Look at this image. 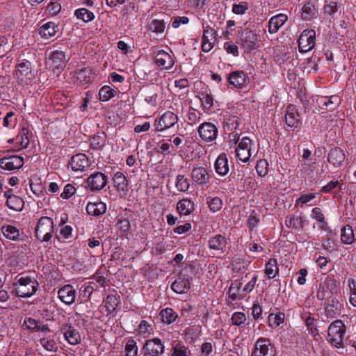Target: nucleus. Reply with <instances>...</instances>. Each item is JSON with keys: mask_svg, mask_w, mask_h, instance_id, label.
I'll use <instances>...</instances> for the list:
<instances>
[{"mask_svg": "<svg viewBox=\"0 0 356 356\" xmlns=\"http://www.w3.org/2000/svg\"><path fill=\"white\" fill-rule=\"evenodd\" d=\"M338 97L332 95L330 97H322L318 99V103L320 106H324L328 110H332L334 108L333 105L337 104Z\"/></svg>", "mask_w": 356, "mask_h": 356, "instance_id": "nucleus-46", "label": "nucleus"}, {"mask_svg": "<svg viewBox=\"0 0 356 356\" xmlns=\"http://www.w3.org/2000/svg\"><path fill=\"white\" fill-rule=\"evenodd\" d=\"M200 99L204 109H209L213 105V97L210 94L207 93V91L200 94Z\"/></svg>", "mask_w": 356, "mask_h": 356, "instance_id": "nucleus-57", "label": "nucleus"}, {"mask_svg": "<svg viewBox=\"0 0 356 356\" xmlns=\"http://www.w3.org/2000/svg\"><path fill=\"white\" fill-rule=\"evenodd\" d=\"M13 286L16 295L22 298L33 296L39 288L36 279L25 274L19 275Z\"/></svg>", "mask_w": 356, "mask_h": 356, "instance_id": "nucleus-1", "label": "nucleus"}, {"mask_svg": "<svg viewBox=\"0 0 356 356\" xmlns=\"http://www.w3.org/2000/svg\"><path fill=\"white\" fill-rule=\"evenodd\" d=\"M76 188L74 185L71 184H67L65 186L62 193L60 194V197L65 200L69 199L76 193Z\"/></svg>", "mask_w": 356, "mask_h": 356, "instance_id": "nucleus-63", "label": "nucleus"}, {"mask_svg": "<svg viewBox=\"0 0 356 356\" xmlns=\"http://www.w3.org/2000/svg\"><path fill=\"white\" fill-rule=\"evenodd\" d=\"M24 326L29 330L47 333L49 332L47 325H42L39 321L32 318H26L24 321Z\"/></svg>", "mask_w": 356, "mask_h": 356, "instance_id": "nucleus-31", "label": "nucleus"}, {"mask_svg": "<svg viewBox=\"0 0 356 356\" xmlns=\"http://www.w3.org/2000/svg\"><path fill=\"white\" fill-rule=\"evenodd\" d=\"M341 308L342 305L337 300H330L325 308L326 316L330 318L336 317L340 315Z\"/></svg>", "mask_w": 356, "mask_h": 356, "instance_id": "nucleus-30", "label": "nucleus"}, {"mask_svg": "<svg viewBox=\"0 0 356 356\" xmlns=\"http://www.w3.org/2000/svg\"><path fill=\"white\" fill-rule=\"evenodd\" d=\"M160 314L163 322L167 324H171L175 322L177 318V313L171 308L163 309Z\"/></svg>", "mask_w": 356, "mask_h": 356, "instance_id": "nucleus-44", "label": "nucleus"}, {"mask_svg": "<svg viewBox=\"0 0 356 356\" xmlns=\"http://www.w3.org/2000/svg\"><path fill=\"white\" fill-rule=\"evenodd\" d=\"M257 173L260 177H264L268 174V163L266 159H260L255 167Z\"/></svg>", "mask_w": 356, "mask_h": 356, "instance_id": "nucleus-54", "label": "nucleus"}, {"mask_svg": "<svg viewBox=\"0 0 356 356\" xmlns=\"http://www.w3.org/2000/svg\"><path fill=\"white\" fill-rule=\"evenodd\" d=\"M304 222L302 217L292 215L285 220V225L289 227L299 230L303 227Z\"/></svg>", "mask_w": 356, "mask_h": 356, "instance_id": "nucleus-40", "label": "nucleus"}, {"mask_svg": "<svg viewBox=\"0 0 356 356\" xmlns=\"http://www.w3.org/2000/svg\"><path fill=\"white\" fill-rule=\"evenodd\" d=\"M248 10V3L241 1L232 6V11L236 15H243Z\"/></svg>", "mask_w": 356, "mask_h": 356, "instance_id": "nucleus-60", "label": "nucleus"}, {"mask_svg": "<svg viewBox=\"0 0 356 356\" xmlns=\"http://www.w3.org/2000/svg\"><path fill=\"white\" fill-rule=\"evenodd\" d=\"M200 137L204 142H212L218 136V129L211 122H204L198 128Z\"/></svg>", "mask_w": 356, "mask_h": 356, "instance_id": "nucleus-13", "label": "nucleus"}, {"mask_svg": "<svg viewBox=\"0 0 356 356\" xmlns=\"http://www.w3.org/2000/svg\"><path fill=\"white\" fill-rule=\"evenodd\" d=\"M165 29V24L163 20L153 19L149 25V31L154 33H163Z\"/></svg>", "mask_w": 356, "mask_h": 356, "instance_id": "nucleus-47", "label": "nucleus"}, {"mask_svg": "<svg viewBox=\"0 0 356 356\" xmlns=\"http://www.w3.org/2000/svg\"><path fill=\"white\" fill-rule=\"evenodd\" d=\"M346 331V327L341 320L334 321L328 327L327 341L337 348H343Z\"/></svg>", "mask_w": 356, "mask_h": 356, "instance_id": "nucleus-2", "label": "nucleus"}, {"mask_svg": "<svg viewBox=\"0 0 356 356\" xmlns=\"http://www.w3.org/2000/svg\"><path fill=\"white\" fill-rule=\"evenodd\" d=\"M316 13V10L314 5L311 2H308L302 8L301 17L304 20L308 21L311 20Z\"/></svg>", "mask_w": 356, "mask_h": 356, "instance_id": "nucleus-41", "label": "nucleus"}, {"mask_svg": "<svg viewBox=\"0 0 356 356\" xmlns=\"http://www.w3.org/2000/svg\"><path fill=\"white\" fill-rule=\"evenodd\" d=\"M54 230L53 220L47 216L41 217L35 228V236L40 241H49L52 237Z\"/></svg>", "mask_w": 356, "mask_h": 356, "instance_id": "nucleus-3", "label": "nucleus"}, {"mask_svg": "<svg viewBox=\"0 0 356 356\" xmlns=\"http://www.w3.org/2000/svg\"><path fill=\"white\" fill-rule=\"evenodd\" d=\"M158 152L163 154H168L174 153L176 150L174 149L173 145H170L168 141L162 140L157 144Z\"/></svg>", "mask_w": 356, "mask_h": 356, "instance_id": "nucleus-50", "label": "nucleus"}, {"mask_svg": "<svg viewBox=\"0 0 356 356\" xmlns=\"http://www.w3.org/2000/svg\"><path fill=\"white\" fill-rule=\"evenodd\" d=\"M108 183L107 176L101 172H95L86 179V188L92 192L100 191Z\"/></svg>", "mask_w": 356, "mask_h": 356, "instance_id": "nucleus-10", "label": "nucleus"}, {"mask_svg": "<svg viewBox=\"0 0 356 356\" xmlns=\"http://www.w3.org/2000/svg\"><path fill=\"white\" fill-rule=\"evenodd\" d=\"M95 72L92 67H83L76 72V79L81 84H86L92 81Z\"/></svg>", "mask_w": 356, "mask_h": 356, "instance_id": "nucleus-28", "label": "nucleus"}, {"mask_svg": "<svg viewBox=\"0 0 356 356\" xmlns=\"http://www.w3.org/2000/svg\"><path fill=\"white\" fill-rule=\"evenodd\" d=\"M316 32L313 29L304 30L298 39V48L300 52H308L315 46Z\"/></svg>", "mask_w": 356, "mask_h": 356, "instance_id": "nucleus-11", "label": "nucleus"}, {"mask_svg": "<svg viewBox=\"0 0 356 356\" xmlns=\"http://www.w3.org/2000/svg\"><path fill=\"white\" fill-rule=\"evenodd\" d=\"M279 273V267L277 259H270L266 264L265 274L269 279L275 278Z\"/></svg>", "mask_w": 356, "mask_h": 356, "instance_id": "nucleus-35", "label": "nucleus"}, {"mask_svg": "<svg viewBox=\"0 0 356 356\" xmlns=\"http://www.w3.org/2000/svg\"><path fill=\"white\" fill-rule=\"evenodd\" d=\"M207 204L210 211L213 213L220 211L222 207V201L218 197L207 198Z\"/></svg>", "mask_w": 356, "mask_h": 356, "instance_id": "nucleus-52", "label": "nucleus"}, {"mask_svg": "<svg viewBox=\"0 0 356 356\" xmlns=\"http://www.w3.org/2000/svg\"><path fill=\"white\" fill-rule=\"evenodd\" d=\"M76 293V290L70 284H66L58 291L59 299L67 305H71L74 302Z\"/></svg>", "mask_w": 356, "mask_h": 356, "instance_id": "nucleus-16", "label": "nucleus"}, {"mask_svg": "<svg viewBox=\"0 0 356 356\" xmlns=\"http://www.w3.org/2000/svg\"><path fill=\"white\" fill-rule=\"evenodd\" d=\"M88 213L93 216H99L106 211V205L103 202H89L86 206Z\"/></svg>", "mask_w": 356, "mask_h": 356, "instance_id": "nucleus-29", "label": "nucleus"}, {"mask_svg": "<svg viewBox=\"0 0 356 356\" xmlns=\"http://www.w3.org/2000/svg\"><path fill=\"white\" fill-rule=\"evenodd\" d=\"M124 356H138V346L134 339H128L124 346Z\"/></svg>", "mask_w": 356, "mask_h": 356, "instance_id": "nucleus-43", "label": "nucleus"}, {"mask_svg": "<svg viewBox=\"0 0 356 356\" xmlns=\"http://www.w3.org/2000/svg\"><path fill=\"white\" fill-rule=\"evenodd\" d=\"M216 172L225 176L229 172L228 159L225 153H221L218 156L214 164Z\"/></svg>", "mask_w": 356, "mask_h": 356, "instance_id": "nucleus-26", "label": "nucleus"}, {"mask_svg": "<svg viewBox=\"0 0 356 356\" xmlns=\"http://www.w3.org/2000/svg\"><path fill=\"white\" fill-rule=\"evenodd\" d=\"M348 282L350 295L349 302L353 307H356V284L353 279H349Z\"/></svg>", "mask_w": 356, "mask_h": 356, "instance_id": "nucleus-58", "label": "nucleus"}, {"mask_svg": "<svg viewBox=\"0 0 356 356\" xmlns=\"http://www.w3.org/2000/svg\"><path fill=\"white\" fill-rule=\"evenodd\" d=\"M285 122L289 127H297L300 122V116L296 106L289 104L286 108Z\"/></svg>", "mask_w": 356, "mask_h": 356, "instance_id": "nucleus-22", "label": "nucleus"}, {"mask_svg": "<svg viewBox=\"0 0 356 356\" xmlns=\"http://www.w3.org/2000/svg\"><path fill=\"white\" fill-rule=\"evenodd\" d=\"M154 61L158 67L170 70L175 64L172 56L164 50H159L154 56Z\"/></svg>", "mask_w": 356, "mask_h": 356, "instance_id": "nucleus-15", "label": "nucleus"}, {"mask_svg": "<svg viewBox=\"0 0 356 356\" xmlns=\"http://www.w3.org/2000/svg\"><path fill=\"white\" fill-rule=\"evenodd\" d=\"M323 9L325 13L332 16L337 11V3L331 0L325 1Z\"/></svg>", "mask_w": 356, "mask_h": 356, "instance_id": "nucleus-61", "label": "nucleus"}, {"mask_svg": "<svg viewBox=\"0 0 356 356\" xmlns=\"http://www.w3.org/2000/svg\"><path fill=\"white\" fill-rule=\"evenodd\" d=\"M67 57L64 51H54L51 52L47 60V65L49 70L59 73L65 66Z\"/></svg>", "mask_w": 356, "mask_h": 356, "instance_id": "nucleus-9", "label": "nucleus"}, {"mask_svg": "<svg viewBox=\"0 0 356 356\" xmlns=\"http://www.w3.org/2000/svg\"><path fill=\"white\" fill-rule=\"evenodd\" d=\"M165 350L164 341L158 337L145 340L142 347L144 356H163Z\"/></svg>", "mask_w": 356, "mask_h": 356, "instance_id": "nucleus-5", "label": "nucleus"}, {"mask_svg": "<svg viewBox=\"0 0 356 356\" xmlns=\"http://www.w3.org/2000/svg\"><path fill=\"white\" fill-rule=\"evenodd\" d=\"M227 245V238L221 234H215L208 240V247L210 250L224 253Z\"/></svg>", "mask_w": 356, "mask_h": 356, "instance_id": "nucleus-17", "label": "nucleus"}, {"mask_svg": "<svg viewBox=\"0 0 356 356\" xmlns=\"http://www.w3.org/2000/svg\"><path fill=\"white\" fill-rule=\"evenodd\" d=\"M228 81L235 87L242 88L246 86L247 76L243 71H234L229 74Z\"/></svg>", "mask_w": 356, "mask_h": 356, "instance_id": "nucleus-27", "label": "nucleus"}, {"mask_svg": "<svg viewBox=\"0 0 356 356\" xmlns=\"http://www.w3.org/2000/svg\"><path fill=\"white\" fill-rule=\"evenodd\" d=\"M24 159L17 155H13L0 159V168L6 170H15L24 165Z\"/></svg>", "mask_w": 356, "mask_h": 356, "instance_id": "nucleus-14", "label": "nucleus"}, {"mask_svg": "<svg viewBox=\"0 0 356 356\" xmlns=\"http://www.w3.org/2000/svg\"><path fill=\"white\" fill-rule=\"evenodd\" d=\"M56 230V235L59 241H65L72 236V227L70 225L60 226Z\"/></svg>", "mask_w": 356, "mask_h": 356, "instance_id": "nucleus-48", "label": "nucleus"}, {"mask_svg": "<svg viewBox=\"0 0 356 356\" xmlns=\"http://www.w3.org/2000/svg\"><path fill=\"white\" fill-rule=\"evenodd\" d=\"M259 35L248 29L238 32V43L247 51H252L259 47Z\"/></svg>", "mask_w": 356, "mask_h": 356, "instance_id": "nucleus-4", "label": "nucleus"}, {"mask_svg": "<svg viewBox=\"0 0 356 356\" xmlns=\"http://www.w3.org/2000/svg\"><path fill=\"white\" fill-rule=\"evenodd\" d=\"M114 186L118 192L125 193L128 191V181L121 172H117L113 177Z\"/></svg>", "mask_w": 356, "mask_h": 356, "instance_id": "nucleus-33", "label": "nucleus"}, {"mask_svg": "<svg viewBox=\"0 0 356 356\" xmlns=\"http://www.w3.org/2000/svg\"><path fill=\"white\" fill-rule=\"evenodd\" d=\"M172 356H191V351L185 346L177 343L172 348Z\"/></svg>", "mask_w": 356, "mask_h": 356, "instance_id": "nucleus-53", "label": "nucleus"}, {"mask_svg": "<svg viewBox=\"0 0 356 356\" xmlns=\"http://www.w3.org/2000/svg\"><path fill=\"white\" fill-rule=\"evenodd\" d=\"M1 232L7 238L10 240H16L19 236V230L10 225L3 226Z\"/></svg>", "mask_w": 356, "mask_h": 356, "instance_id": "nucleus-42", "label": "nucleus"}, {"mask_svg": "<svg viewBox=\"0 0 356 356\" xmlns=\"http://www.w3.org/2000/svg\"><path fill=\"white\" fill-rule=\"evenodd\" d=\"M74 15L77 19H81L86 23L92 22L95 19L94 13L85 8L76 9L74 11Z\"/></svg>", "mask_w": 356, "mask_h": 356, "instance_id": "nucleus-39", "label": "nucleus"}, {"mask_svg": "<svg viewBox=\"0 0 356 356\" xmlns=\"http://www.w3.org/2000/svg\"><path fill=\"white\" fill-rule=\"evenodd\" d=\"M346 158L343 150L339 147L331 149L328 154V162L335 168L340 167Z\"/></svg>", "mask_w": 356, "mask_h": 356, "instance_id": "nucleus-24", "label": "nucleus"}, {"mask_svg": "<svg viewBox=\"0 0 356 356\" xmlns=\"http://www.w3.org/2000/svg\"><path fill=\"white\" fill-rule=\"evenodd\" d=\"M177 210L181 215H189L194 210V203L184 198L177 202Z\"/></svg>", "mask_w": 356, "mask_h": 356, "instance_id": "nucleus-34", "label": "nucleus"}, {"mask_svg": "<svg viewBox=\"0 0 356 356\" xmlns=\"http://www.w3.org/2000/svg\"><path fill=\"white\" fill-rule=\"evenodd\" d=\"M252 356H275V351L270 339L259 338L255 343Z\"/></svg>", "mask_w": 356, "mask_h": 356, "instance_id": "nucleus-12", "label": "nucleus"}, {"mask_svg": "<svg viewBox=\"0 0 356 356\" xmlns=\"http://www.w3.org/2000/svg\"><path fill=\"white\" fill-rule=\"evenodd\" d=\"M41 345L49 351H54L57 348L56 341L49 337H43L40 339Z\"/></svg>", "mask_w": 356, "mask_h": 356, "instance_id": "nucleus-59", "label": "nucleus"}, {"mask_svg": "<svg viewBox=\"0 0 356 356\" xmlns=\"http://www.w3.org/2000/svg\"><path fill=\"white\" fill-rule=\"evenodd\" d=\"M12 190L5 192L7 207L13 211H21L24 207V200L19 196L11 193Z\"/></svg>", "mask_w": 356, "mask_h": 356, "instance_id": "nucleus-21", "label": "nucleus"}, {"mask_svg": "<svg viewBox=\"0 0 356 356\" xmlns=\"http://www.w3.org/2000/svg\"><path fill=\"white\" fill-rule=\"evenodd\" d=\"M191 177L194 182L200 186H204L209 182L210 176L207 170L203 167L193 168Z\"/></svg>", "mask_w": 356, "mask_h": 356, "instance_id": "nucleus-19", "label": "nucleus"}, {"mask_svg": "<svg viewBox=\"0 0 356 356\" xmlns=\"http://www.w3.org/2000/svg\"><path fill=\"white\" fill-rule=\"evenodd\" d=\"M231 320L234 325L240 326L246 321V316L244 313L236 312L232 314Z\"/></svg>", "mask_w": 356, "mask_h": 356, "instance_id": "nucleus-62", "label": "nucleus"}, {"mask_svg": "<svg viewBox=\"0 0 356 356\" xmlns=\"http://www.w3.org/2000/svg\"><path fill=\"white\" fill-rule=\"evenodd\" d=\"M288 16L284 13L271 17L268 22V30L269 33H276L279 29L287 22Z\"/></svg>", "mask_w": 356, "mask_h": 356, "instance_id": "nucleus-18", "label": "nucleus"}, {"mask_svg": "<svg viewBox=\"0 0 356 356\" xmlns=\"http://www.w3.org/2000/svg\"><path fill=\"white\" fill-rule=\"evenodd\" d=\"M35 76V71L32 68L30 61L23 59L18 60L15 66V76L21 81L28 85Z\"/></svg>", "mask_w": 356, "mask_h": 356, "instance_id": "nucleus-7", "label": "nucleus"}, {"mask_svg": "<svg viewBox=\"0 0 356 356\" xmlns=\"http://www.w3.org/2000/svg\"><path fill=\"white\" fill-rule=\"evenodd\" d=\"M341 241L343 244L350 245L355 241V234L353 228L347 225L341 230Z\"/></svg>", "mask_w": 356, "mask_h": 356, "instance_id": "nucleus-36", "label": "nucleus"}, {"mask_svg": "<svg viewBox=\"0 0 356 356\" xmlns=\"http://www.w3.org/2000/svg\"><path fill=\"white\" fill-rule=\"evenodd\" d=\"M190 180L184 175H178L175 179V187L181 193H187L190 188Z\"/></svg>", "mask_w": 356, "mask_h": 356, "instance_id": "nucleus-37", "label": "nucleus"}, {"mask_svg": "<svg viewBox=\"0 0 356 356\" xmlns=\"http://www.w3.org/2000/svg\"><path fill=\"white\" fill-rule=\"evenodd\" d=\"M316 197V193H310L308 194H301L300 196L296 200L295 207H300L302 208L305 204L311 202Z\"/></svg>", "mask_w": 356, "mask_h": 356, "instance_id": "nucleus-49", "label": "nucleus"}, {"mask_svg": "<svg viewBox=\"0 0 356 356\" xmlns=\"http://www.w3.org/2000/svg\"><path fill=\"white\" fill-rule=\"evenodd\" d=\"M191 279L185 276H179L171 284V289L177 293H186L191 289Z\"/></svg>", "mask_w": 356, "mask_h": 356, "instance_id": "nucleus-25", "label": "nucleus"}, {"mask_svg": "<svg viewBox=\"0 0 356 356\" xmlns=\"http://www.w3.org/2000/svg\"><path fill=\"white\" fill-rule=\"evenodd\" d=\"M202 113L194 109H189L187 117H188V123L190 124H194L197 122H200L202 120Z\"/></svg>", "mask_w": 356, "mask_h": 356, "instance_id": "nucleus-55", "label": "nucleus"}, {"mask_svg": "<svg viewBox=\"0 0 356 356\" xmlns=\"http://www.w3.org/2000/svg\"><path fill=\"white\" fill-rule=\"evenodd\" d=\"M116 227L122 235L128 234L131 229L130 222L127 218L119 219L117 221Z\"/></svg>", "mask_w": 356, "mask_h": 356, "instance_id": "nucleus-56", "label": "nucleus"}, {"mask_svg": "<svg viewBox=\"0 0 356 356\" xmlns=\"http://www.w3.org/2000/svg\"><path fill=\"white\" fill-rule=\"evenodd\" d=\"M104 307L107 312H113L115 310L119 304V300L116 295L108 294L104 301Z\"/></svg>", "mask_w": 356, "mask_h": 356, "instance_id": "nucleus-45", "label": "nucleus"}, {"mask_svg": "<svg viewBox=\"0 0 356 356\" xmlns=\"http://www.w3.org/2000/svg\"><path fill=\"white\" fill-rule=\"evenodd\" d=\"M58 30V27L55 23L49 22L39 29V33L42 38L49 39L54 36Z\"/></svg>", "mask_w": 356, "mask_h": 356, "instance_id": "nucleus-32", "label": "nucleus"}, {"mask_svg": "<svg viewBox=\"0 0 356 356\" xmlns=\"http://www.w3.org/2000/svg\"><path fill=\"white\" fill-rule=\"evenodd\" d=\"M241 286V283L238 281H234L231 284V286L229 289V298L232 301L236 300L237 299H240L241 298L238 296V293L240 291V289Z\"/></svg>", "mask_w": 356, "mask_h": 356, "instance_id": "nucleus-51", "label": "nucleus"}, {"mask_svg": "<svg viewBox=\"0 0 356 356\" xmlns=\"http://www.w3.org/2000/svg\"><path fill=\"white\" fill-rule=\"evenodd\" d=\"M61 332L65 340L71 345H76L81 342V335L71 325L65 324L61 328Z\"/></svg>", "mask_w": 356, "mask_h": 356, "instance_id": "nucleus-20", "label": "nucleus"}, {"mask_svg": "<svg viewBox=\"0 0 356 356\" xmlns=\"http://www.w3.org/2000/svg\"><path fill=\"white\" fill-rule=\"evenodd\" d=\"M252 145L253 143L250 138L243 137L235 148L236 157L243 163H248L254 153Z\"/></svg>", "mask_w": 356, "mask_h": 356, "instance_id": "nucleus-6", "label": "nucleus"}, {"mask_svg": "<svg viewBox=\"0 0 356 356\" xmlns=\"http://www.w3.org/2000/svg\"><path fill=\"white\" fill-rule=\"evenodd\" d=\"M117 95V90H98L99 99L102 102H106Z\"/></svg>", "mask_w": 356, "mask_h": 356, "instance_id": "nucleus-64", "label": "nucleus"}, {"mask_svg": "<svg viewBox=\"0 0 356 356\" xmlns=\"http://www.w3.org/2000/svg\"><path fill=\"white\" fill-rule=\"evenodd\" d=\"M178 117L171 111H166L162 115L156 118L154 121V127L156 131L163 132L176 124Z\"/></svg>", "mask_w": 356, "mask_h": 356, "instance_id": "nucleus-8", "label": "nucleus"}, {"mask_svg": "<svg viewBox=\"0 0 356 356\" xmlns=\"http://www.w3.org/2000/svg\"><path fill=\"white\" fill-rule=\"evenodd\" d=\"M70 164L74 171H84L89 166V161L84 154H77L71 158Z\"/></svg>", "mask_w": 356, "mask_h": 356, "instance_id": "nucleus-23", "label": "nucleus"}, {"mask_svg": "<svg viewBox=\"0 0 356 356\" xmlns=\"http://www.w3.org/2000/svg\"><path fill=\"white\" fill-rule=\"evenodd\" d=\"M137 332L140 336L148 338L154 333L153 325L147 321L143 320L138 325Z\"/></svg>", "mask_w": 356, "mask_h": 356, "instance_id": "nucleus-38", "label": "nucleus"}]
</instances>
